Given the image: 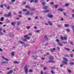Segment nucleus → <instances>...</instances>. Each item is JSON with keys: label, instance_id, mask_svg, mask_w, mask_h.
<instances>
[{"label": "nucleus", "instance_id": "f257e3e1", "mask_svg": "<svg viewBox=\"0 0 74 74\" xmlns=\"http://www.w3.org/2000/svg\"><path fill=\"white\" fill-rule=\"evenodd\" d=\"M24 69L25 73L26 74H27L28 73V69L27 68V66L26 65L25 66Z\"/></svg>", "mask_w": 74, "mask_h": 74}, {"label": "nucleus", "instance_id": "f03ea898", "mask_svg": "<svg viewBox=\"0 0 74 74\" xmlns=\"http://www.w3.org/2000/svg\"><path fill=\"white\" fill-rule=\"evenodd\" d=\"M24 38H26L28 39V40H29V39H30V37H28V36H27V35L24 36Z\"/></svg>", "mask_w": 74, "mask_h": 74}, {"label": "nucleus", "instance_id": "7ed1b4c3", "mask_svg": "<svg viewBox=\"0 0 74 74\" xmlns=\"http://www.w3.org/2000/svg\"><path fill=\"white\" fill-rule=\"evenodd\" d=\"M47 16L49 18H53V15L52 14H48Z\"/></svg>", "mask_w": 74, "mask_h": 74}, {"label": "nucleus", "instance_id": "20e7f679", "mask_svg": "<svg viewBox=\"0 0 74 74\" xmlns=\"http://www.w3.org/2000/svg\"><path fill=\"white\" fill-rule=\"evenodd\" d=\"M30 14V12L28 10L27 12L25 13V15H29Z\"/></svg>", "mask_w": 74, "mask_h": 74}, {"label": "nucleus", "instance_id": "39448f33", "mask_svg": "<svg viewBox=\"0 0 74 74\" xmlns=\"http://www.w3.org/2000/svg\"><path fill=\"white\" fill-rule=\"evenodd\" d=\"M13 73V70H11L9 71L7 73V74H11Z\"/></svg>", "mask_w": 74, "mask_h": 74}, {"label": "nucleus", "instance_id": "423d86ee", "mask_svg": "<svg viewBox=\"0 0 74 74\" xmlns=\"http://www.w3.org/2000/svg\"><path fill=\"white\" fill-rule=\"evenodd\" d=\"M67 61H62V62L64 64H67Z\"/></svg>", "mask_w": 74, "mask_h": 74}, {"label": "nucleus", "instance_id": "0eeeda50", "mask_svg": "<svg viewBox=\"0 0 74 74\" xmlns=\"http://www.w3.org/2000/svg\"><path fill=\"white\" fill-rule=\"evenodd\" d=\"M44 38L46 40H48V36H47V35H45V36Z\"/></svg>", "mask_w": 74, "mask_h": 74}, {"label": "nucleus", "instance_id": "6e6552de", "mask_svg": "<svg viewBox=\"0 0 74 74\" xmlns=\"http://www.w3.org/2000/svg\"><path fill=\"white\" fill-rule=\"evenodd\" d=\"M19 43H20V44H22L23 45H25V43L22 42V41H19Z\"/></svg>", "mask_w": 74, "mask_h": 74}, {"label": "nucleus", "instance_id": "1a4fd4ad", "mask_svg": "<svg viewBox=\"0 0 74 74\" xmlns=\"http://www.w3.org/2000/svg\"><path fill=\"white\" fill-rule=\"evenodd\" d=\"M63 59L64 60H65V61H66V62H68V59H67V58H65L64 57H63Z\"/></svg>", "mask_w": 74, "mask_h": 74}, {"label": "nucleus", "instance_id": "9d476101", "mask_svg": "<svg viewBox=\"0 0 74 74\" xmlns=\"http://www.w3.org/2000/svg\"><path fill=\"white\" fill-rule=\"evenodd\" d=\"M58 10L60 11L63 12V11H64V9H63L61 8H59Z\"/></svg>", "mask_w": 74, "mask_h": 74}, {"label": "nucleus", "instance_id": "9b49d317", "mask_svg": "<svg viewBox=\"0 0 74 74\" xmlns=\"http://www.w3.org/2000/svg\"><path fill=\"white\" fill-rule=\"evenodd\" d=\"M48 9V7L47 6H45L43 7V10H47Z\"/></svg>", "mask_w": 74, "mask_h": 74}, {"label": "nucleus", "instance_id": "f8f14e48", "mask_svg": "<svg viewBox=\"0 0 74 74\" xmlns=\"http://www.w3.org/2000/svg\"><path fill=\"white\" fill-rule=\"evenodd\" d=\"M43 12L44 13H46L49 12V10H46L43 11Z\"/></svg>", "mask_w": 74, "mask_h": 74}, {"label": "nucleus", "instance_id": "ddd939ff", "mask_svg": "<svg viewBox=\"0 0 74 74\" xmlns=\"http://www.w3.org/2000/svg\"><path fill=\"white\" fill-rule=\"evenodd\" d=\"M47 4V3H46L45 2H42V5H45V4Z\"/></svg>", "mask_w": 74, "mask_h": 74}, {"label": "nucleus", "instance_id": "4468645a", "mask_svg": "<svg viewBox=\"0 0 74 74\" xmlns=\"http://www.w3.org/2000/svg\"><path fill=\"white\" fill-rule=\"evenodd\" d=\"M1 64H4V63H8V62H5V61H3V62H1Z\"/></svg>", "mask_w": 74, "mask_h": 74}, {"label": "nucleus", "instance_id": "2eb2a0df", "mask_svg": "<svg viewBox=\"0 0 74 74\" xmlns=\"http://www.w3.org/2000/svg\"><path fill=\"white\" fill-rule=\"evenodd\" d=\"M53 57L52 56H51L49 58V59H50V60H53Z\"/></svg>", "mask_w": 74, "mask_h": 74}, {"label": "nucleus", "instance_id": "dca6fc26", "mask_svg": "<svg viewBox=\"0 0 74 74\" xmlns=\"http://www.w3.org/2000/svg\"><path fill=\"white\" fill-rule=\"evenodd\" d=\"M8 17H9V16H10L11 15V12H9L8 13Z\"/></svg>", "mask_w": 74, "mask_h": 74}, {"label": "nucleus", "instance_id": "f3484780", "mask_svg": "<svg viewBox=\"0 0 74 74\" xmlns=\"http://www.w3.org/2000/svg\"><path fill=\"white\" fill-rule=\"evenodd\" d=\"M48 62L49 63H54V61L53 60H50L48 61Z\"/></svg>", "mask_w": 74, "mask_h": 74}, {"label": "nucleus", "instance_id": "a211bd4d", "mask_svg": "<svg viewBox=\"0 0 74 74\" xmlns=\"http://www.w3.org/2000/svg\"><path fill=\"white\" fill-rule=\"evenodd\" d=\"M58 45H59L60 46H63V44L62 43H60L59 42L58 44Z\"/></svg>", "mask_w": 74, "mask_h": 74}, {"label": "nucleus", "instance_id": "6ab92c4d", "mask_svg": "<svg viewBox=\"0 0 74 74\" xmlns=\"http://www.w3.org/2000/svg\"><path fill=\"white\" fill-rule=\"evenodd\" d=\"M64 27H68V26H69V25L68 24H64Z\"/></svg>", "mask_w": 74, "mask_h": 74}, {"label": "nucleus", "instance_id": "aec40b11", "mask_svg": "<svg viewBox=\"0 0 74 74\" xmlns=\"http://www.w3.org/2000/svg\"><path fill=\"white\" fill-rule=\"evenodd\" d=\"M14 63H15V64H18L19 62L17 61H14L13 62Z\"/></svg>", "mask_w": 74, "mask_h": 74}, {"label": "nucleus", "instance_id": "412c9836", "mask_svg": "<svg viewBox=\"0 0 74 74\" xmlns=\"http://www.w3.org/2000/svg\"><path fill=\"white\" fill-rule=\"evenodd\" d=\"M71 27L73 30V33H74V25L72 26Z\"/></svg>", "mask_w": 74, "mask_h": 74}, {"label": "nucleus", "instance_id": "4be33fe9", "mask_svg": "<svg viewBox=\"0 0 74 74\" xmlns=\"http://www.w3.org/2000/svg\"><path fill=\"white\" fill-rule=\"evenodd\" d=\"M63 38H64V39L65 40H67V38L66 36H64L63 37Z\"/></svg>", "mask_w": 74, "mask_h": 74}, {"label": "nucleus", "instance_id": "5701e85b", "mask_svg": "<svg viewBox=\"0 0 74 74\" xmlns=\"http://www.w3.org/2000/svg\"><path fill=\"white\" fill-rule=\"evenodd\" d=\"M0 36H2V35H4L3 33L1 32H0Z\"/></svg>", "mask_w": 74, "mask_h": 74}, {"label": "nucleus", "instance_id": "b1692460", "mask_svg": "<svg viewBox=\"0 0 74 74\" xmlns=\"http://www.w3.org/2000/svg\"><path fill=\"white\" fill-rule=\"evenodd\" d=\"M64 49H65V50H66V51H69L70 50V49L67 48H65Z\"/></svg>", "mask_w": 74, "mask_h": 74}, {"label": "nucleus", "instance_id": "393cba45", "mask_svg": "<svg viewBox=\"0 0 74 74\" xmlns=\"http://www.w3.org/2000/svg\"><path fill=\"white\" fill-rule=\"evenodd\" d=\"M48 23L50 25H51V26L53 25L52 23H51V22H49Z\"/></svg>", "mask_w": 74, "mask_h": 74}, {"label": "nucleus", "instance_id": "a878e982", "mask_svg": "<svg viewBox=\"0 0 74 74\" xmlns=\"http://www.w3.org/2000/svg\"><path fill=\"white\" fill-rule=\"evenodd\" d=\"M29 73H32V72H33V71L32 69H29Z\"/></svg>", "mask_w": 74, "mask_h": 74}, {"label": "nucleus", "instance_id": "bb28decb", "mask_svg": "<svg viewBox=\"0 0 74 74\" xmlns=\"http://www.w3.org/2000/svg\"><path fill=\"white\" fill-rule=\"evenodd\" d=\"M56 42H58L59 43V39H57L56 40Z\"/></svg>", "mask_w": 74, "mask_h": 74}, {"label": "nucleus", "instance_id": "cd10ccee", "mask_svg": "<svg viewBox=\"0 0 74 74\" xmlns=\"http://www.w3.org/2000/svg\"><path fill=\"white\" fill-rule=\"evenodd\" d=\"M15 24H16V23L15 22L14 23H11V25H14Z\"/></svg>", "mask_w": 74, "mask_h": 74}, {"label": "nucleus", "instance_id": "c85d7f7f", "mask_svg": "<svg viewBox=\"0 0 74 74\" xmlns=\"http://www.w3.org/2000/svg\"><path fill=\"white\" fill-rule=\"evenodd\" d=\"M14 55H15V54L14 52H12V53H11V55H12L13 56H14Z\"/></svg>", "mask_w": 74, "mask_h": 74}, {"label": "nucleus", "instance_id": "c756f323", "mask_svg": "<svg viewBox=\"0 0 74 74\" xmlns=\"http://www.w3.org/2000/svg\"><path fill=\"white\" fill-rule=\"evenodd\" d=\"M23 41H24L25 42H26V41H27L26 39H23Z\"/></svg>", "mask_w": 74, "mask_h": 74}, {"label": "nucleus", "instance_id": "7c9ffc66", "mask_svg": "<svg viewBox=\"0 0 74 74\" xmlns=\"http://www.w3.org/2000/svg\"><path fill=\"white\" fill-rule=\"evenodd\" d=\"M3 15L4 16H6V17H8V14H4Z\"/></svg>", "mask_w": 74, "mask_h": 74}, {"label": "nucleus", "instance_id": "2f4dec72", "mask_svg": "<svg viewBox=\"0 0 74 74\" xmlns=\"http://www.w3.org/2000/svg\"><path fill=\"white\" fill-rule=\"evenodd\" d=\"M40 32V31L39 30H36L35 31V33H38Z\"/></svg>", "mask_w": 74, "mask_h": 74}, {"label": "nucleus", "instance_id": "473e14b6", "mask_svg": "<svg viewBox=\"0 0 74 74\" xmlns=\"http://www.w3.org/2000/svg\"><path fill=\"white\" fill-rule=\"evenodd\" d=\"M23 12H25L26 11H27V9H23Z\"/></svg>", "mask_w": 74, "mask_h": 74}, {"label": "nucleus", "instance_id": "72a5a7b5", "mask_svg": "<svg viewBox=\"0 0 74 74\" xmlns=\"http://www.w3.org/2000/svg\"><path fill=\"white\" fill-rule=\"evenodd\" d=\"M51 73L52 74H54V73H55L53 71V70H52L51 71Z\"/></svg>", "mask_w": 74, "mask_h": 74}, {"label": "nucleus", "instance_id": "f704fd0d", "mask_svg": "<svg viewBox=\"0 0 74 74\" xmlns=\"http://www.w3.org/2000/svg\"><path fill=\"white\" fill-rule=\"evenodd\" d=\"M34 2L35 3H38V1L37 0H35Z\"/></svg>", "mask_w": 74, "mask_h": 74}, {"label": "nucleus", "instance_id": "c9c22d12", "mask_svg": "<svg viewBox=\"0 0 74 74\" xmlns=\"http://www.w3.org/2000/svg\"><path fill=\"white\" fill-rule=\"evenodd\" d=\"M4 19V17H2L1 20V21H3V20Z\"/></svg>", "mask_w": 74, "mask_h": 74}, {"label": "nucleus", "instance_id": "e433bc0d", "mask_svg": "<svg viewBox=\"0 0 74 74\" xmlns=\"http://www.w3.org/2000/svg\"><path fill=\"white\" fill-rule=\"evenodd\" d=\"M25 8H28L29 7V6L28 5H26L25 6Z\"/></svg>", "mask_w": 74, "mask_h": 74}, {"label": "nucleus", "instance_id": "4c0bfd02", "mask_svg": "<svg viewBox=\"0 0 74 74\" xmlns=\"http://www.w3.org/2000/svg\"><path fill=\"white\" fill-rule=\"evenodd\" d=\"M4 59L6 61H9V60L8 59L4 58Z\"/></svg>", "mask_w": 74, "mask_h": 74}, {"label": "nucleus", "instance_id": "58836bf2", "mask_svg": "<svg viewBox=\"0 0 74 74\" xmlns=\"http://www.w3.org/2000/svg\"><path fill=\"white\" fill-rule=\"evenodd\" d=\"M30 28V27L29 26H27V29H29Z\"/></svg>", "mask_w": 74, "mask_h": 74}, {"label": "nucleus", "instance_id": "ea45409f", "mask_svg": "<svg viewBox=\"0 0 74 74\" xmlns=\"http://www.w3.org/2000/svg\"><path fill=\"white\" fill-rule=\"evenodd\" d=\"M71 65H74V62H71L70 63Z\"/></svg>", "mask_w": 74, "mask_h": 74}, {"label": "nucleus", "instance_id": "a19ab883", "mask_svg": "<svg viewBox=\"0 0 74 74\" xmlns=\"http://www.w3.org/2000/svg\"><path fill=\"white\" fill-rule=\"evenodd\" d=\"M20 22L19 21H18L17 25H20Z\"/></svg>", "mask_w": 74, "mask_h": 74}, {"label": "nucleus", "instance_id": "79ce46f5", "mask_svg": "<svg viewBox=\"0 0 74 74\" xmlns=\"http://www.w3.org/2000/svg\"><path fill=\"white\" fill-rule=\"evenodd\" d=\"M62 43H63L64 44H67V41H66V42H62Z\"/></svg>", "mask_w": 74, "mask_h": 74}, {"label": "nucleus", "instance_id": "37998d69", "mask_svg": "<svg viewBox=\"0 0 74 74\" xmlns=\"http://www.w3.org/2000/svg\"><path fill=\"white\" fill-rule=\"evenodd\" d=\"M47 69V68L46 67H45L43 68V69L44 70H46Z\"/></svg>", "mask_w": 74, "mask_h": 74}, {"label": "nucleus", "instance_id": "c03bdc74", "mask_svg": "<svg viewBox=\"0 0 74 74\" xmlns=\"http://www.w3.org/2000/svg\"><path fill=\"white\" fill-rule=\"evenodd\" d=\"M32 11H34L35 10V9L34 8H32L31 9Z\"/></svg>", "mask_w": 74, "mask_h": 74}, {"label": "nucleus", "instance_id": "a18cd8bd", "mask_svg": "<svg viewBox=\"0 0 74 74\" xmlns=\"http://www.w3.org/2000/svg\"><path fill=\"white\" fill-rule=\"evenodd\" d=\"M54 7H55L56 8H58V5H54Z\"/></svg>", "mask_w": 74, "mask_h": 74}, {"label": "nucleus", "instance_id": "49530a36", "mask_svg": "<svg viewBox=\"0 0 74 74\" xmlns=\"http://www.w3.org/2000/svg\"><path fill=\"white\" fill-rule=\"evenodd\" d=\"M34 2V0H31L30 3H33Z\"/></svg>", "mask_w": 74, "mask_h": 74}, {"label": "nucleus", "instance_id": "de8ad7c7", "mask_svg": "<svg viewBox=\"0 0 74 74\" xmlns=\"http://www.w3.org/2000/svg\"><path fill=\"white\" fill-rule=\"evenodd\" d=\"M3 5H1L0 6L1 8H3Z\"/></svg>", "mask_w": 74, "mask_h": 74}, {"label": "nucleus", "instance_id": "09e8293b", "mask_svg": "<svg viewBox=\"0 0 74 74\" xmlns=\"http://www.w3.org/2000/svg\"><path fill=\"white\" fill-rule=\"evenodd\" d=\"M50 4L51 5H52V4H53V2H51L50 3Z\"/></svg>", "mask_w": 74, "mask_h": 74}, {"label": "nucleus", "instance_id": "8fccbe9b", "mask_svg": "<svg viewBox=\"0 0 74 74\" xmlns=\"http://www.w3.org/2000/svg\"><path fill=\"white\" fill-rule=\"evenodd\" d=\"M15 0H11V2H12L13 3H14V2H15Z\"/></svg>", "mask_w": 74, "mask_h": 74}, {"label": "nucleus", "instance_id": "3c124183", "mask_svg": "<svg viewBox=\"0 0 74 74\" xmlns=\"http://www.w3.org/2000/svg\"><path fill=\"white\" fill-rule=\"evenodd\" d=\"M58 27H61V25L59 24L58 25Z\"/></svg>", "mask_w": 74, "mask_h": 74}, {"label": "nucleus", "instance_id": "603ef678", "mask_svg": "<svg viewBox=\"0 0 74 74\" xmlns=\"http://www.w3.org/2000/svg\"><path fill=\"white\" fill-rule=\"evenodd\" d=\"M66 30L68 32H70V30L69 29H66Z\"/></svg>", "mask_w": 74, "mask_h": 74}, {"label": "nucleus", "instance_id": "864d4df0", "mask_svg": "<svg viewBox=\"0 0 74 74\" xmlns=\"http://www.w3.org/2000/svg\"><path fill=\"white\" fill-rule=\"evenodd\" d=\"M33 13H29V15H33Z\"/></svg>", "mask_w": 74, "mask_h": 74}, {"label": "nucleus", "instance_id": "5fc2aeb1", "mask_svg": "<svg viewBox=\"0 0 74 74\" xmlns=\"http://www.w3.org/2000/svg\"><path fill=\"white\" fill-rule=\"evenodd\" d=\"M70 56L71 57H73V54H70Z\"/></svg>", "mask_w": 74, "mask_h": 74}, {"label": "nucleus", "instance_id": "6e6d98bb", "mask_svg": "<svg viewBox=\"0 0 74 74\" xmlns=\"http://www.w3.org/2000/svg\"><path fill=\"white\" fill-rule=\"evenodd\" d=\"M63 64H61L60 65V67H63Z\"/></svg>", "mask_w": 74, "mask_h": 74}, {"label": "nucleus", "instance_id": "4d7b16f0", "mask_svg": "<svg viewBox=\"0 0 74 74\" xmlns=\"http://www.w3.org/2000/svg\"><path fill=\"white\" fill-rule=\"evenodd\" d=\"M50 51H51V52H53V49H50Z\"/></svg>", "mask_w": 74, "mask_h": 74}, {"label": "nucleus", "instance_id": "13d9d810", "mask_svg": "<svg viewBox=\"0 0 74 74\" xmlns=\"http://www.w3.org/2000/svg\"><path fill=\"white\" fill-rule=\"evenodd\" d=\"M69 4H65V6H69Z\"/></svg>", "mask_w": 74, "mask_h": 74}, {"label": "nucleus", "instance_id": "bf43d9fd", "mask_svg": "<svg viewBox=\"0 0 74 74\" xmlns=\"http://www.w3.org/2000/svg\"><path fill=\"white\" fill-rule=\"evenodd\" d=\"M3 32L4 33H6V31L4 29H3Z\"/></svg>", "mask_w": 74, "mask_h": 74}, {"label": "nucleus", "instance_id": "052dcab7", "mask_svg": "<svg viewBox=\"0 0 74 74\" xmlns=\"http://www.w3.org/2000/svg\"><path fill=\"white\" fill-rule=\"evenodd\" d=\"M10 8V6H8V7L7 8V9L8 10H9Z\"/></svg>", "mask_w": 74, "mask_h": 74}, {"label": "nucleus", "instance_id": "680f3d73", "mask_svg": "<svg viewBox=\"0 0 74 74\" xmlns=\"http://www.w3.org/2000/svg\"><path fill=\"white\" fill-rule=\"evenodd\" d=\"M42 60H45V58H41Z\"/></svg>", "mask_w": 74, "mask_h": 74}, {"label": "nucleus", "instance_id": "e2e57ef3", "mask_svg": "<svg viewBox=\"0 0 74 74\" xmlns=\"http://www.w3.org/2000/svg\"><path fill=\"white\" fill-rule=\"evenodd\" d=\"M35 19H38V17L37 16H36V17H35Z\"/></svg>", "mask_w": 74, "mask_h": 74}, {"label": "nucleus", "instance_id": "0e129e2a", "mask_svg": "<svg viewBox=\"0 0 74 74\" xmlns=\"http://www.w3.org/2000/svg\"><path fill=\"white\" fill-rule=\"evenodd\" d=\"M40 74H43V71H40Z\"/></svg>", "mask_w": 74, "mask_h": 74}, {"label": "nucleus", "instance_id": "69168bd1", "mask_svg": "<svg viewBox=\"0 0 74 74\" xmlns=\"http://www.w3.org/2000/svg\"><path fill=\"white\" fill-rule=\"evenodd\" d=\"M31 19V18H28V20H29V21Z\"/></svg>", "mask_w": 74, "mask_h": 74}, {"label": "nucleus", "instance_id": "338daca9", "mask_svg": "<svg viewBox=\"0 0 74 74\" xmlns=\"http://www.w3.org/2000/svg\"><path fill=\"white\" fill-rule=\"evenodd\" d=\"M37 27L35 26V27H34V29H37Z\"/></svg>", "mask_w": 74, "mask_h": 74}, {"label": "nucleus", "instance_id": "774afa93", "mask_svg": "<svg viewBox=\"0 0 74 74\" xmlns=\"http://www.w3.org/2000/svg\"><path fill=\"white\" fill-rule=\"evenodd\" d=\"M72 16L73 18H74V14H72Z\"/></svg>", "mask_w": 74, "mask_h": 74}]
</instances>
